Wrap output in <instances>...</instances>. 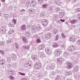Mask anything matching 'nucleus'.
Wrapping results in <instances>:
<instances>
[{
	"mask_svg": "<svg viewBox=\"0 0 80 80\" xmlns=\"http://www.w3.org/2000/svg\"><path fill=\"white\" fill-rule=\"evenodd\" d=\"M54 3L58 6H61L62 4V1L60 0H55L54 1Z\"/></svg>",
	"mask_w": 80,
	"mask_h": 80,
	"instance_id": "obj_1",
	"label": "nucleus"
},
{
	"mask_svg": "<svg viewBox=\"0 0 80 80\" xmlns=\"http://www.w3.org/2000/svg\"><path fill=\"white\" fill-rule=\"evenodd\" d=\"M42 24L45 27H47V25H48V21L47 19H44L42 21Z\"/></svg>",
	"mask_w": 80,
	"mask_h": 80,
	"instance_id": "obj_2",
	"label": "nucleus"
},
{
	"mask_svg": "<svg viewBox=\"0 0 80 80\" xmlns=\"http://www.w3.org/2000/svg\"><path fill=\"white\" fill-rule=\"evenodd\" d=\"M76 48V47L75 46H70L68 48V50L69 52H73V51H74Z\"/></svg>",
	"mask_w": 80,
	"mask_h": 80,
	"instance_id": "obj_3",
	"label": "nucleus"
},
{
	"mask_svg": "<svg viewBox=\"0 0 80 80\" xmlns=\"http://www.w3.org/2000/svg\"><path fill=\"white\" fill-rule=\"evenodd\" d=\"M41 67H42V64L40 63H36L35 64V67L36 69H39V68H40Z\"/></svg>",
	"mask_w": 80,
	"mask_h": 80,
	"instance_id": "obj_4",
	"label": "nucleus"
},
{
	"mask_svg": "<svg viewBox=\"0 0 80 80\" xmlns=\"http://www.w3.org/2000/svg\"><path fill=\"white\" fill-rule=\"evenodd\" d=\"M45 51L48 55H51V54H52V51L47 48H45Z\"/></svg>",
	"mask_w": 80,
	"mask_h": 80,
	"instance_id": "obj_5",
	"label": "nucleus"
},
{
	"mask_svg": "<svg viewBox=\"0 0 80 80\" xmlns=\"http://www.w3.org/2000/svg\"><path fill=\"white\" fill-rule=\"evenodd\" d=\"M52 37V33L50 32H48L47 34H46L45 36V38L46 39H48L50 38V37Z\"/></svg>",
	"mask_w": 80,
	"mask_h": 80,
	"instance_id": "obj_6",
	"label": "nucleus"
},
{
	"mask_svg": "<svg viewBox=\"0 0 80 80\" xmlns=\"http://www.w3.org/2000/svg\"><path fill=\"white\" fill-rule=\"evenodd\" d=\"M37 2L35 1H33L30 4V6L31 7H35L36 6Z\"/></svg>",
	"mask_w": 80,
	"mask_h": 80,
	"instance_id": "obj_7",
	"label": "nucleus"
},
{
	"mask_svg": "<svg viewBox=\"0 0 80 80\" xmlns=\"http://www.w3.org/2000/svg\"><path fill=\"white\" fill-rule=\"evenodd\" d=\"M61 49H58L56 51V56L58 57V56H59L60 55V53H61Z\"/></svg>",
	"mask_w": 80,
	"mask_h": 80,
	"instance_id": "obj_8",
	"label": "nucleus"
},
{
	"mask_svg": "<svg viewBox=\"0 0 80 80\" xmlns=\"http://www.w3.org/2000/svg\"><path fill=\"white\" fill-rule=\"evenodd\" d=\"M62 57H64V58H67L68 57H69V53L68 52H64L63 53V55Z\"/></svg>",
	"mask_w": 80,
	"mask_h": 80,
	"instance_id": "obj_9",
	"label": "nucleus"
},
{
	"mask_svg": "<svg viewBox=\"0 0 80 80\" xmlns=\"http://www.w3.org/2000/svg\"><path fill=\"white\" fill-rule=\"evenodd\" d=\"M54 67H55V66L53 65L52 64L50 65L49 66L48 65L47 66L46 69L47 70H48L49 68H50L51 69H53V68H54Z\"/></svg>",
	"mask_w": 80,
	"mask_h": 80,
	"instance_id": "obj_10",
	"label": "nucleus"
},
{
	"mask_svg": "<svg viewBox=\"0 0 80 80\" xmlns=\"http://www.w3.org/2000/svg\"><path fill=\"white\" fill-rule=\"evenodd\" d=\"M79 70V66H77L74 68L73 71L74 72H77Z\"/></svg>",
	"mask_w": 80,
	"mask_h": 80,
	"instance_id": "obj_11",
	"label": "nucleus"
},
{
	"mask_svg": "<svg viewBox=\"0 0 80 80\" xmlns=\"http://www.w3.org/2000/svg\"><path fill=\"white\" fill-rule=\"evenodd\" d=\"M73 67V64L71 62H68V63L67 68L68 69L71 68Z\"/></svg>",
	"mask_w": 80,
	"mask_h": 80,
	"instance_id": "obj_12",
	"label": "nucleus"
},
{
	"mask_svg": "<svg viewBox=\"0 0 80 80\" xmlns=\"http://www.w3.org/2000/svg\"><path fill=\"white\" fill-rule=\"evenodd\" d=\"M69 41H71V42H75V37L72 36V37H71L69 38Z\"/></svg>",
	"mask_w": 80,
	"mask_h": 80,
	"instance_id": "obj_13",
	"label": "nucleus"
},
{
	"mask_svg": "<svg viewBox=\"0 0 80 80\" xmlns=\"http://www.w3.org/2000/svg\"><path fill=\"white\" fill-rule=\"evenodd\" d=\"M65 16V13L64 12H61L59 13V17L62 18Z\"/></svg>",
	"mask_w": 80,
	"mask_h": 80,
	"instance_id": "obj_14",
	"label": "nucleus"
},
{
	"mask_svg": "<svg viewBox=\"0 0 80 80\" xmlns=\"http://www.w3.org/2000/svg\"><path fill=\"white\" fill-rule=\"evenodd\" d=\"M1 33H5L6 32V28L4 27L2 28L1 30Z\"/></svg>",
	"mask_w": 80,
	"mask_h": 80,
	"instance_id": "obj_15",
	"label": "nucleus"
},
{
	"mask_svg": "<svg viewBox=\"0 0 80 80\" xmlns=\"http://www.w3.org/2000/svg\"><path fill=\"white\" fill-rule=\"evenodd\" d=\"M26 26L25 25H23L22 26L21 28V30H23V31H25V30H26Z\"/></svg>",
	"mask_w": 80,
	"mask_h": 80,
	"instance_id": "obj_16",
	"label": "nucleus"
},
{
	"mask_svg": "<svg viewBox=\"0 0 80 80\" xmlns=\"http://www.w3.org/2000/svg\"><path fill=\"white\" fill-rule=\"evenodd\" d=\"M57 19H58V15H55L53 16L52 18L53 21H56Z\"/></svg>",
	"mask_w": 80,
	"mask_h": 80,
	"instance_id": "obj_17",
	"label": "nucleus"
},
{
	"mask_svg": "<svg viewBox=\"0 0 80 80\" xmlns=\"http://www.w3.org/2000/svg\"><path fill=\"white\" fill-rule=\"evenodd\" d=\"M63 62V60L60 58H58V62L59 63H62Z\"/></svg>",
	"mask_w": 80,
	"mask_h": 80,
	"instance_id": "obj_18",
	"label": "nucleus"
},
{
	"mask_svg": "<svg viewBox=\"0 0 80 80\" xmlns=\"http://www.w3.org/2000/svg\"><path fill=\"white\" fill-rule=\"evenodd\" d=\"M22 38L24 43H27V42H28V41H27V40L26 38V37H22Z\"/></svg>",
	"mask_w": 80,
	"mask_h": 80,
	"instance_id": "obj_19",
	"label": "nucleus"
},
{
	"mask_svg": "<svg viewBox=\"0 0 80 80\" xmlns=\"http://www.w3.org/2000/svg\"><path fill=\"white\" fill-rule=\"evenodd\" d=\"M44 48H45V44H41L39 47V49L40 50H42V49H43Z\"/></svg>",
	"mask_w": 80,
	"mask_h": 80,
	"instance_id": "obj_20",
	"label": "nucleus"
},
{
	"mask_svg": "<svg viewBox=\"0 0 80 80\" xmlns=\"http://www.w3.org/2000/svg\"><path fill=\"white\" fill-rule=\"evenodd\" d=\"M13 60L15 61L17 60V56L15 54H12L11 56Z\"/></svg>",
	"mask_w": 80,
	"mask_h": 80,
	"instance_id": "obj_21",
	"label": "nucleus"
},
{
	"mask_svg": "<svg viewBox=\"0 0 80 80\" xmlns=\"http://www.w3.org/2000/svg\"><path fill=\"white\" fill-rule=\"evenodd\" d=\"M36 29H37L38 30H42V27H41V26L40 25L38 24L36 26Z\"/></svg>",
	"mask_w": 80,
	"mask_h": 80,
	"instance_id": "obj_22",
	"label": "nucleus"
},
{
	"mask_svg": "<svg viewBox=\"0 0 80 80\" xmlns=\"http://www.w3.org/2000/svg\"><path fill=\"white\" fill-rule=\"evenodd\" d=\"M34 11V9H30L29 10L28 13L29 14H32L33 12Z\"/></svg>",
	"mask_w": 80,
	"mask_h": 80,
	"instance_id": "obj_23",
	"label": "nucleus"
},
{
	"mask_svg": "<svg viewBox=\"0 0 80 80\" xmlns=\"http://www.w3.org/2000/svg\"><path fill=\"white\" fill-rule=\"evenodd\" d=\"M5 63V60L3 59L0 61V64L1 65H3Z\"/></svg>",
	"mask_w": 80,
	"mask_h": 80,
	"instance_id": "obj_24",
	"label": "nucleus"
},
{
	"mask_svg": "<svg viewBox=\"0 0 80 80\" xmlns=\"http://www.w3.org/2000/svg\"><path fill=\"white\" fill-rule=\"evenodd\" d=\"M12 8H13V7L12 6H10L7 8V9L8 11H9V10H12Z\"/></svg>",
	"mask_w": 80,
	"mask_h": 80,
	"instance_id": "obj_25",
	"label": "nucleus"
},
{
	"mask_svg": "<svg viewBox=\"0 0 80 80\" xmlns=\"http://www.w3.org/2000/svg\"><path fill=\"white\" fill-rule=\"evenodd\" d=\"M14 32V29H11L10 30L9 32H8V34L9 35H10V34H12V33H13Z\"/></svg>",
	"mask_w": 80,
	"mask_h": 80,
	"instance_id": "obj_26",
	"label": "nucleus"
},
{
	"mask_svg": "<svg viewBox=\"0 0 80 80\" xmlns=\"http://www.w3.org/2000/svg\"><path fill=\"white\" fill-rule=\"evenodd\" d=\"M53 47L54 48H56V47H59V45L57 44V43H54L53 44Z\"/></svg>",
	"mask_w": 80,
	"mask_h": 80,
	"instance_id": "obj_27",
	"label": "nucleus"
},
{
	"mask_svg": "<svg viewBox=\"0 0 80 80\" xmlns=\"http://www.w3.org/2000/svg\"><path fill=\"white\" fill-rule=\"evenodd\" d=\"M55 73H56L55 72H52V73H51L50 75V77H53V75H55Z\"/></svg>",
	"mask_w": 80,
	"mask_h": 80,
	"instance_id": "obj_28",
	"label": "nucleus"
},
{
	"mask_svg": "<svg viewBox=\"0 0 80 80\" xmlns=\"http://www.w3.org/2000/svg\"><path fill=\"white\" fill-rule=\"evenodd\" d=\"M31 29L32 30H35L37 29V27L35 25L32 26L31 27Z\"/></svg>",
	"mask_w": 80,
	"mask_h": 80,
	"instance_id": "obj_29",
	"label": "nucleus"
},
{
	"mask_svg": "<svg viewBox=\"0 0 80 80\" xmlns=\"http://www.w3.org/2000/svg\"><path fill=\"white\" fill-rule=\"evenodd\" d=\"M8 25L10 27H14L15 26L13 24V23L12 22L10 23Z\"/></svg>",
	"mask_w": 80,
	"mask_h": 80,
	"instance_id": "obj_30",
	"label": "nucleus"
},
{
	"mask_svg": "<svg viewBox=\"0 0 80 80\" xmlns=\"http://www.w3.org/2000/svg\"><path fill=\"white\" fill-rule=\"evenodd\" d=\"M32 58L33 60H36L37 58V55L32 56Z\"/></svg>",
	"mask_w": 80,
	"mask_h": 80,
	"instance_id": "obj_31",
	"label": "nucleus"
},
{
	"mask_svg": "<svg viewBox=\"0 0 80 80\" xmlns=\"http://www.w3.org/2000/svg\"><path fill=\"white\" fill-rule=\"evenodd\" d=\"M48 6V5H47V4H44L42 5V8H46Z\"/></svg>",
	"mask_w": 80,
	"mask_h": 80,
	"instance_id": "obj_32",
	"label": "nucleus"
},
{
	"mask_svg": "<svg viewBox=\"0 0 80 80\" xmlns=\"http://www.w3.org/2000/svg\"><path fill=\"white\" fill-rule=\"evenodd\" d=\"M77 21V20H73L71 21V23L72 24H74V23H75Z\"/></svg>",
	"mask_w": 80,
	"mask_h": 80,
	"instance_id": "obj_33",
	"label": "nucleus"
},
{
	"mask_svg": "<svg viewBox=\"0 0 80 80\" xmlns=\"http://www.w3.org/2000/svg\"><path fill=\"white\" fill-rule=\"evenodd\" d=\"M56 80H61V78L59 75H58L56 79Z\"/></svg>",
	"mask_w": 80,
	"mask_h": 80,
	"instance_id": "obj_34",
	"label": "nucleus"
},
{
	"mask_svg": "<svg viewBox=\"0 0 80 80\" xmlns=\"http://www.w3.org/2000/svg\"><path fill=\"white\" fill-rule=\"evenodd\" d=\"M9 50H10V48H9L8 47L5 48V51H6V52H8Z\"/></svg>",
	"mask_w": 80,
	"mask_h": 80,
	"instance_id": "obj_35",
	"label": "nucleus"
},
{
	"mask_svg": "<svg viewBox=\"0 0 80 80\" xmlns=\"http://www.w3.org/2000/svg\"><path fill=\"white\" fill-rule=\"evenodd\" d=\"M76 44L80 46V39L77 41L76 42Z\"/></svg>",
	"mask_w": 80,
	"mask_h": 80,
	"instance_id": "obj_36",
	"label": "nucleus"
},
{
	"mask_svg": "<svg viewBox=\"0 0 80 80\" xmlns=\"http://www.w3.org/2000/svg\"><path fill=\"white\" fill-rule=\"evenodd\" d=\"M28 64L29 66H32V62L30 61L28 62Z\"/></svg>",
	"mask_w": 80,
	"mask_h": 80,
	"instance_id": "obj_37",
	"label": "nucleus"
},
{
	"mask_svg": "<svg viewBox=\"0 0 80 80\" xmlns=\"http://www.w3.org/2000/svg\"><path fill=\"white\" fill-rule=\"evenodd\" d=\"M66 74V75H70L71 74V72L70 71L67 72Z\"/></svg>",
	"mask_w": 80,
	"mask_h": 80,
	"instance_id": "obj_38",
	"label": "nucleus"
},
{
	"mask_svg": "<svg viewBox=\"0 0 80 80\" xmlns=\"http://www.w3.org/2000/svg\"><path fill=\"white\" fill-rule=\"evenodd\" d=\"M11 65L12 67H15L16 66V64L15 63L13 62L11 64Z\"/></svg>",
	"mask_w": 80,
	"mask_h": 80,
	"instance_id": "obj_39",
	"label": "nucleus"
},
{
	"mask_svg": "<svg viewBox=\"0 0 80 80\" xmlns=\"http://www.w3.org/2000/svg\"><path fill=\"white\" fill-rule=\"evenodd\" d=\"M19 73L20 75H22L23 76H25V73H22L20 72H19Z\"/></svg>",
	"mask_w": 80,
	"mask_h": 80,
	"instance_id": "obj_40",
	"label": "nucleus"
},
{
	"mask_svg": "<svg viewBox=\"0 0 80 80\" xmlns=\"http://www.w3.org/2000/svg\"><path fill=\"white\" fill-rule=\"evenodd\" d=\"M57 33V30L56 29H54L53 30V33L54 34H56Z\"/></svg>",
	"mask_w": 80,
	"mask_h": 80,
	"instance_id": "obj_41",
	"label": "nucleus"
},
{
	"mask_svg": "<svg viewBox=\"0 0 80 80\" xmlns=\"http://www.w3.org/2000/svg\"><path fill=\"white\" fill-rule=\"evenodd\" d=\"M4 17H5V18H8V17H9V15L8 14H4Z\"/></svg>",
	"mask_w": 80,
	"mask_h": 80,
	"instance_id": "obj_42",
	"label": "nucleus"
},
{
	"mask_svg": "<svg viewBox=\"0 0 80 80\" xmlns=\"http://www.w3.org/2000/svg\"><path fill=\"white\" fill-rule=\"evenodd\" d=\"M80 11V8H78L75 9V12H79Z\"/></svg>",
	"mask_w": 80,
	"mask_h": 80,
	"instance_id": "obj_43",
	"label": "nucleus"
},
{
	"mask_svg": "<svg viewBox=\"0 0 80 80\" xmlns=\"http://www.w3.org/2000/svg\"><path fill=\"white\" fill-rule=\"evenodd\" d=\"M0 45H1V46H3L5 45V43H3V42L1 41L0 42Z\"/></svg>",
	"mask_w": 80,
	"mask_h": 80,
	"instance_id": "obj_44",
	"label": "nucleus"
},
{
	"mask_svg": "<svg viewBox=\"0 0 80 80\" xmlns=\"http://www.w3.org/2000/svg\"><path fill=\"white\" fill-rule=\"evenodd\" d=\"M29 5H30V2H28L26 3V7H28L29 6Z\"/></svg>",
	"mask_w": 80,
	"mask_h": 80,
	"instance_id": "obj_45",
	"label": "nucleus"
},
{
	"mask_svg": "<svg viewBox=\"0 0 80 80\" xmlns=\"http://www.w3.org/2000/svg\"><path fill=\"white\" fill-rule=\"evenodd\" d=\"M24 66L25 67H29L28 64V62L25 63L24 64Z\"/></svg>",
	"mask_w": 80,
	"mask_h": 80,
	"instance_id": "obj_46",
	"label": "nucleus"
},
{
	"mask_svg": "<svg viewBox=\"0 0 80 80\" xmlns=\"http://www.w3.org/2000/svg\"><path fill=\"white\" fill-rule=\"evenodd\" d=\"M43 77V75L42 74H39L38 76V77L39 78H42Z\"/></svg>",
	"mask_w": 80,
	"mask_h": 80,
	"instance_id": "obj_47",
	"label": "nucleus"
},
{
	"mask_svg": "<svg viewBox=\"0 0 80 80\" xmlns=\"http://www.w3.org/2000/svg\"><path fill=\"white\" fill-rule=\"evenodd\" d=\"M0 53H1L2 55H3L4 54V51L3 50H0Z\"/></svg>",
	"mask_w": 80,
	"mask_h": 80,
	"instance_id": "obj_48",
	"label": "nucleus"
},
{
	"mask_svg": "<svg viewBox=\"0 0 80 80\" xmlns=\"http://www.w3.org/2000/svg\"><path fill=\"white\" fill-rule=\"evenodd\" d=\"M47 71H45V72L43 73V75H43V76H46L47 75Z\"/></svg>",
	"mask_w": 80,
	"mask_h": 80,
	"instance_id": "obj_49",
	"label": "nucleus"
},
{
	"mask_svg": "<svg viewBox=\"0 0 80 80\" xmlns=\"http://www.w3.org/2000/svg\"><path fill=\"white\" fill-rule=\"evenodd\" d=\"M36 42L37 43H40L41 41H40V39L38 38L37 39Z\"/></svg>",
	"mask_w": 80,
	"mask_h": 80,
	"instance_id": "obj_50",
	"label": "nucleus"
},
{
	"mask_svg": "<svg viewBox=\"0 0 80 80\" xmlns=\"http://www.w3.org/2000/svg\"><path fill=\"white\" fill-rule=\"evenodd\" d=\"M53 10V9L52 7H50L49 8V11H52V10Z\"/></svg>",
	"mask_w": 80,
	"mask_h": 80,
	"instance_id": "obj_51",
	"label": "nucleus"
},
{
	"mask_svg": "<svg viewBox=\"0 0 80 80\" xmlns=\"http://www.w3.org/2000/svg\"><path fill=\"white\" fill-rule=\"evenodd\" d=\"M58 35H57L56 37V39H55V40L57 41L58 40Z\"/></svg>",
	"mask_w": 80,
	"mask_h": 80,
	"instance_id": "obj_52",
	"label": "nucleus"
},
{
	"mask_svg": "<svg viewBox=\"0 0 80 80\" xmlns=\"http://www.w3.org/2000/svg\"><path fill=\"white\" fill-rule=\"evenodd\" d=\"M11 42H12V41L10 39H8V41L7 42V43H11Z\"/></svg>",
	"mask_w": 80,
	"mask_h": 80,
	"instance_id": "obj_53",
	"label": "nucleus"
},
{
	"mask_svg": "<svg viewBox=\"0 0 80 80\" xmlns=\"http://www.w3.org/2000/svg\"><path fill=\"white\" fill-rule=\"evenodd\" d=\"M12 22L14 23V24H16V20L13 19L12 20Z\"/></svg>",
	"mask_w": 80,
	"mask_h": 80,
	"instance_id": "obj_54",
	"label": "nucleus"
},
{
	"mask_svg": "<svg viewBox=\"0 0 80 80\" xmlns=\"http://www.w3.org/2000/svg\"><path fill=\"white\" fill-rule=\"evenodd\" d=\"M65 47H66V46L65 45H62L61 46V47L62 48H65Z\"/></svg>",
	"mask_w": 80,
	"mask_h": 80,
	"instance_id": "obj_55",
	"label": "nucleus"
},
{
	"mask_svg": "<svg viewBox=\"0 0 80 80\" xmlns=\"http://www.w3.org/2000/svg\"><path fill=\"white\" fill-rule=\"evenodd\" d=\"M73 55H78V52H75L73 53Z\"/></svg>",
	"mask_w": 80,
	"mask_h": 80,
	"instance_id": "obj_56",
	"label": "nucleus"
},
{
	"mask_svg": "<svg viewBox=\"0 0 80 80\" xmlns=\"http://www.w3.org/2000/svg\"><path fill=\"white\" fill-rule=\"evenodd\" d=\"M7 67L8 68H10V67H12V64H8L7 66Z\"/></svg>",
	"mask_w": 80,
	"mask_h": 80,
	"instance_id": "obj_57",
	"label": "nucleus"
},
{
	"mask_svg": "<svg viewBox=\"0 0 80 80\" xmlns=\"http://www.w3.org/2000/svg\"><path fill=\"white\" fill-rule=\"evenodd\" d=\"M62 36L63 38H65V35L63 33H62Z\"/></svg>",
	"mask_w": 80,
	"mask_h": 80,
	"instance_id": "obj_58",
	"label": "nucleus"
},
{
	"mask_svg": "<svg viewBox=\"0 0 80 80\" xmlns=\"http://www.w3.org/2000/svg\"><path fill=\"white\" fill-rule=\"evenodd\" d=\"M43 0H38V2L39 3H42Z\"/></svg>",
	"mask_w": 80,
	"mask_h": 80,
	"instance_id": "obj_59",
	"label": "nucleus"
},
{
	"mask_svg": "<svg viewBox=\"0 0 80 80\" xmlns=\"http://www.w3.org/2000/svg\"><path fill=\"white\" fill-rule=\"evenodd\" d=\"M9 78L11 79H14V77H13L12 76H9Z\"/></svg>",
	"mask_w": 80,
	"mask_h": 80,
	"instance_id": "obj_60",
	"label": "nucleus"
},
{
	"mask_svg": "<svg viewBox=\"0 0 80 80\" xmlns=\"http://www.w3.org/2000/svg\"><path fill=\"white\" fill-rule=\"evenodd\" d=\"M56 10L57 12H58L60 10V8H57L56 9Z\"/></svg>",
	"mask_w": 80,
	"mask_h": 80,
	"instance_id": "obj_61",
	"label": "nucleus"
},
{
	"mask_svg": "<svg viewBox=\"0 0 80 80\" xmlns=\"http://www.w3.org/2000/svg\"><path fill=\"white\" fill-rule=\"evenodd\" d=\"M34 37H35V38H38V36L37 34H36L34 36Z\"/></svg>",
	"mask_w": 80,
	"mask_h": 80,
	"instance_id": "obj_62",
	"label": "nucleus"
},
{
	"mask_svg": "<svg viewBox=\"0 0 80 80\" xmlns=\"http://www.w3.org/2000/svg\"><path fill=\"white\" fill-rule=\"evenodd\" d=\"M78 18L79 20H80V13L78 15Z\"/></svg>",
	"mask_w": 80,
	"mask_h": 80,
	"instance_id": "obj_63",
	"label": "nucleus"
},
{
	"mask_svg": "<svg viewBox=\"0 0 80 80\" xmlns=\"http://www.w3.org/2000/svg\"><path fill=\"white\" fill-rule=\"evenodd\" d=\"M21 80H27V79L25 78H22Z\"/></svg>",
	"mask_w": 80,
	"mask_h": 80,
	"instance_id": "obj_64",
	"label": "nucleus"
}]
</instances>
